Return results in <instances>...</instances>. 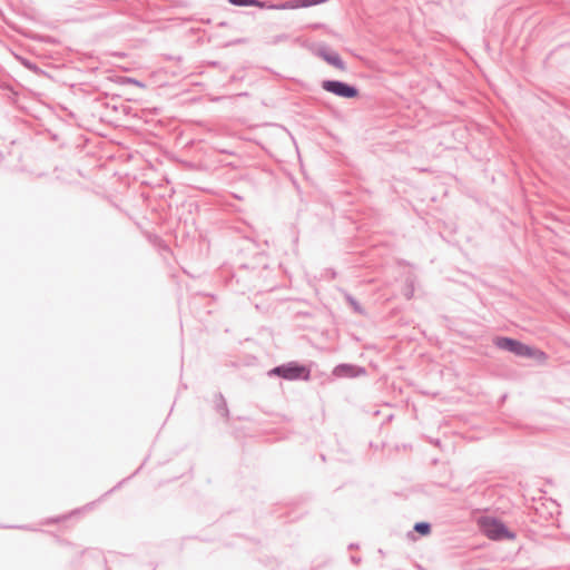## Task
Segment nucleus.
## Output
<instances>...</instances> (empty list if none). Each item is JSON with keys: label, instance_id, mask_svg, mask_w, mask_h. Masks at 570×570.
Wrapping results in <instances>:
<instances>
[{"label": "nucleus", "instance_id": "f257e3e1", "mask_svg": "<svg viewBox=\"0 0 570 570\" xmlns=\"http://www.w3.org/2000/svg\"><path fill=\"white\" fill-rule=\"evenodd\" d=\"M478 524L481 532L490 540H514L515 534L511 532L501 521L491 517H482Z\"/></svg>", "mask_w": 570, "mask_h": 570}, {"label": "nucleus", "instance_id": "f03ea898", "mask_svg": "<svg viewBox=\"0 0 570 570\" xmlns=\"http://www.w3.org/2000/svg\"><path fill=\"white\" fill-rule=\"evenodd\" d=\"M328 0H291L282 4H266L258 0H249V6L257 8L277 9V10H294L301 8H309L327 2Z\"/></svg>", "mask_w": 570, "mask_h": 570}, {"label": "nucleus", "instance_id": "7ed1b4c3", "mask_svg": "<svg viewBox=\"0 0 570 570\" xmlns=\"http://www.w3.org/2000/svg\"><path fill=\"white\" fill-rule=\"evenodd\" d=\"M274 372L286 380L303 379L306 381L309 377V371L306 367L294 364L276 367Z\"/></svg>", "mask_w": 570, "mask_h": 570}, {"label": "nucleus", "instance_id": "20e7f679", "mask_svg": "<svg viewBox=\"0 0 570 570\" xmlns=\"http://www.w3.org/2000/svg\"><path fill=\"white\" fill-rule=\"evenodd\" d=\"M323 89L332 92L336 96L344 98H354L357 96V90L341 81H324L322 85Z\"/></svg>", "mask_w": 570, "mask_h": 570}, {"label": "nucleus", "instance_id": "39448f33", "mask_svg": "<svg viewBox=\"0 0 570 570\" xmlns=\"http://www.w3.org/2000/svg\"><path fill=\"white\" fill-rule=\"evenodd\" d=\"M513 354H515L518 356L534 358L535 361L541 362V363H543L547 360V355L544 352H542L538 348L531 347L529 345H525L519 341L515 345Z\"/></svg>", "mask_w": 570, "mask_h": 570}, {"label": "nucleus", "instance_id": "423d86ee", "mask_svg": "<svg viewBox=\"0 0 570 570\" xmlns=\"http://www.w3.org/2000/svg\"><path fill=\"white\" fill-rule=\"evenodd\" d=\"M318 56L324 59L327 63L332 65L336 69L344 71L346 69L344 61L338 53L322 49L318 51Z\"/></svg>", "mask_w": 570, "mask_h": 570}, {"label": "nucleus", "instance_id": "0eeeda50", "mask_svg": "<svg viewBox=\"0 0 570 570\" xmlns=\"http://www.w3.org/2000/svg\"><path fill=\"white\" fill-rule=\"evenodd\" d=\"M517 343H518V341L509 338V337H497L494 340V345L498 348L505 350V351H509L511 353H513Z\"/></svg>", "mask_w": 570, "mask_h": 570}, {"label": "nucleus", "instance_id": "6e6552de", "mask_svg": "<svg viewBox=\"0 0 570 570\" xmlns=\"http://www.w3.org/2000/svg\"><path fill=\"white\" fill-rule=\"evenodd\" d=\"M414 529H415V531H417L422 535H426L431 531L430 524L425 523V522L416 523Z\"/></svg>", "mask_w": 570, "mask_h": 570}, {"label": "nucleus", "instance_id": "1a4fd4ad", "mask_svg": "<svg viewBox=\"0 0 570 570\" xmlns=\"http://www.w3.org/2000/svg\"><path fill=\"white\" fill-rule=\"evenodd\" d=\"M228 2L235 6H249V0H228Z\"/></svg>", "mask_w": 570, "mask_h": 570}, {"label": "nucleus", "instance_id": "9d476101", "mask_svg": "<svg viewBox=\"0 0 570 570\" xmlns=\"http://www.w3.org/2000/svg\"><path fill=\"white\" fill-rule=\"evenodd\" d=\"M126 82H130V83H134L138 87H144L140 82H138L137 80H134V79H126Z\"/></svg>", "mask_w": 570, "mask_h": 570}]
</instances>
